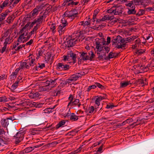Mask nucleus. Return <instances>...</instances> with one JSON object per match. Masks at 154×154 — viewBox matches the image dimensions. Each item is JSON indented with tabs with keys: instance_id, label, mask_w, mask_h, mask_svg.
Returning a JSON list of instances; mask_svg holds the SVG:
<instances>
[{
	"instance_id": "nucleus-56",
	"label": "nucleus",
	"mask_w": 154,
	"mask_h": 154,
	"mask_svg": "<svg viewBox=\"0 0 154 154\" xmlns=\"http://www.w3.org/2000/svg\"><path fill=\"white\" fill-rule=\"evenodd\" d=\"M114 7H112L111 9L107 10V12L108 13L110 14H114Z\"/></svg>"
},
{
	"instance_id": "nucleus-4",
	"label": "nucleus",
	"mask_w": 154,
	"mask_h": 154,
	"mask_svg": "<svg viewBox=\"0 0 154 154\" xmlns=\"http://www.w3.org/2000/svg\"><path fill=\"white\" fill-rule=\"evenodd\" d=\"M76 57L75 54L72 51H69L67 52L66 55L63 56L62 60L65 61H69V63L72 62L74 63L76 62Z\"/></svg>"
},
{
	"instance_id": "nucleus-24",
	"label": "nucleus",
	"mask_w": 154,
	"mask_h": 154,
	"mask_svg": "<svg viewBox=\"0 0 154 154\" xmlns=\"http://www.w3.org/2000/svg\"><path fill=\"white\" fill-rule=\"evenodd\" d=\"M2 126L4 128H6L9 124L8 121V119H2L1 121Z\"/></svg>"
},
{
	"instance_id": "nucleus-28",
	"label": "nucleus",
	"mask_w": 154,
	"mask_h": 154,
	"mask_svg": "<svg viewBox=\"0 0 154 154\" xmlns=\"http://www.w3.org/2000/svg\"><path fill=\"white\" fill-rule=\"evenodd\" d=\"M137 38V37L135 36H132L130 37L125 38L124 39L125 42V43L128 42H131L134 41Z\"/></svg>"
},
{
	"instance_id": "nucleus-54",
	"label": "nucleus",
	"mask_w": 154,
	"mask_h": 154,
	"mask_svg": "<svg viewBox=\"0 0 154 154\" xmlns=\"http://www.w3.org/2000/svg\"><path fill=\"white\" fill-rule=\"evenodd\" d=\"M44 52L45 50L40 49L38 51V54L39 56H41L42 55Z\"/></svg>"
},
{
	"instance_id": "nucleus-33",
	"label": "nucleus",
	"mask_w": 154,
	"mask_h": 154,
	"mask_svg": "<svg viewBox=\"0 0 154 154\" xmlns=\"http://www.w3.org/2000/svg\"><path fill=\"white\" fill-rule=\"evenodd\" d=\"M88 54L90 56V57L89 56V58L88 60H89L90 61L93 60V58H94L95 56V55L94 53V52L92 51H90L89 52Z\"/></svg>"
},
{
	"instance_id": "nucleus-40",
	"label": "nucleus",
	"mask_w": 154,
	"mask_h": 154,
	"mask_svg": "<svg viewBox=\"0 0 154 154\" xmlns=\"http://www.w3.org/2000/svg\"><path fill=\"white\" fill-rule=\"evenodd\" d=\"M140 5L145 7L148 5V3L147 0H140Z\"/></svg>"
},
{
	"instance_id": "nucleus-11",
	"label": "nucleus",
	"mask_w": 154,
	"mask_h": 154,
	"mask_svg": "<svg viewBox=\"0 0 154 154\" xmlns=\"http://www.w3.org/2000/svg\"><path fill=\"white\" fill-rule=\"evenodd\" d=\"M97 87H98V88L101 89H105V87L100 83L98 82H95L94 85L89 86L88 87L87 91L88 92H89L91 89H94Z\"/></svg>"
},
{
	"instance_id": "nucleus-58",
	"label": "nucleus",
	"mask_w": 154,
	"mask_h": 154,
	"mask_svg": "<svg viewBox=\"0 0 154 154\" xmlns=\"http://www.w3.org/2000/svg\"><path fill=\"white\" fill-rule=\"evenodd\" d=\"M42 89L43 91H48V90H49L51 89L49 87H47V86H43L42 87Z\"/></svg>"
},
{
	"instance_id": "nucleus-8",
	"label": "nucleus",
	"mask_w": 154,
	"mask_h": 154,
	"mask_svg": "<svg viewBox=\"0 0 154 154\" xmlns=\"http://www.w3.org/2000/svg\"><path fill=\"white\" fill-rule=\"evenodd\" d=\"M57 69L59 71L66 70L70 68L69 65L63 63H59L56 66Z\"/></svg>"
},
{
	"instance_id": "nucleus-64",
	"label": "nucleus",
	"mask_w": 154,
	"mask_h": 154,
	"mask_svg": "<svg viewBox=\"0 0 154 154\" xmlns=\"http://www.w3.org/2000/svg\"><path fill=\"white\" fill-rule=\"evenodd\" d=\"M4 46L2 47L1 50V53H3L5 51L7 48V45H6V44H5L4 43Z\"/></svg>"
},
{
	"instance_id": "nucleus-15",
	"label": "nucleus",
	"mask_w": 154,
	"mask_h": 154,
	"mask_svg": "<svg viewBox=\"0 0 154 154\" xmlns=\"http://www.w3.org/2000/svg\"><path fill=\"white\" fill-rule=\"evenodd\" d=\"M140 0H133L130 1L129 2L125 4L126 6L131 7V6L140 5Z\"/></svg>"
},
{
	"instance_id": "nucleus-47",
	"label": "nucleus",
	"mask_w": 154,
	"mask_h": 154,
	"mask_svg": "<svg viewBox=\"0 0 154 154\" xmlns=\"http://www.w3.org/2000/svg\"><path fill=\"white\" fill-rule=\"evenodd\" d=\"M114 106H115L113 104L110 103H109L106 105V108L108 109H111L114 107Z\"/></svg>"
},
{
	"instance_id": "nucleus-50",
	"label": "nucleus",
	"mask_w": 154,
	"mask_h": 154,
	"mask_svg": "<svg viewBox=\"0 0 154 154\" xmlns=\"http://www.w3.org/2000/svg\"><path fill=\"white\" fill-rule=\"evenodd\" d=\"M142 67V69L143 70V71L145 72H147L149 70L148 64L146 66H141Z\"/></svg>"
},
{
	"instance_id": "nucleus-62",
	"label": "nucleus",
	"mask_w": 154,
	"mask_h": 154,
	"mask_svg": "<svg viewBox=\"0 0 154 154\" xmlns=\"http://www.w3.org/2000/svg\"><path fill=\"white\" fill-rule=\"evenodd\" d=\"M52 6H49L47 7L46 9V11L47 12L49 13L52 11Z\"/></svg>"
},
{
	"instance_id": "nucleus-36",
	"label": "nucleus",
	"mask_w": 154,
	"mask_h": 154,
	"mask_svg": "<svg viewBox=\"0 0 154 154\" xmlns=\"http://www.w3.org/2000/svg\"><path fill=\"white\" fill-rule=\"evenodd\" d=\"M130 84V82H125L120 83V88H125Z\"/></svg>"
},
{
	"instance_id": "nucleus-14",
	"label": "nucleus",
	"mask_w": 154,
	"mask_h": 154,
	"mask_svg": "<svg viewBox=\"0 0 154 154\" xmlns=\"http://www.w3.org/2000/svg\"><path fill=\"white\" fill-rule=\"evenodd\" d=\"M114 9V14L115 15H121L123 12L122 6L121 5L116 6Z\"/></svg>"
},
{
	"instance_id": "nucleus-13",
	"label": "nucleus",
	"mask_w": 154,
	"mask_h": 154,
	"mask_svg": "<svg viewBox=\"0 0 154 154\" xmlns=\"http://www.w3.org/2000/svg\"><path fill=\"white\" fill-rule=\"evenodd\" d=\"M43 144H40L32 147H29L26 148L24 150H23V153H28L32 151L35 148H38L42 146Z\"/></svg>"
},
{
	"instance_id": "nucleus-7",
	"label": "nucleus",
	"mask_w": 154,
	"mask_h": 154,
	"mask_svg": "<svg viewBox=\"0 0 154 154\" xmlns=\"http://www.w3.org/2000/svg\"><path fill=\"white\" fill-rule=\"evenodd\" d=\"M26 133L25 131H20L18 132L14 136L16 137L15 143L16 144L19 143L23 140L24 135Z\"/></svg>"
},
{
	"instance_id": "nucleus-1",
	"label": "nucleus",
	"mask_w": 154,
	"mask_h": 154,
	"mask_svg": "<svg viewBox=\"0 0 154 154\" xmlns=\"http://www.w3.org/2000/svg\"><path fill=\"white\" fill-rule=\"evenodd\" d=\"M78 13L76 10L73 9L70 11H66L63 15V17L61 20L60 24L57 30L60 35H62L69 28L68 23L66 20L71 21L75 18L78 17Z\"/></svg>"
},
{
	"instance_id": "nucleus-45",
	"label": "nucleus",
	"mask_w": 154,
	"mask_h": 154,
	"mask_svg": "<svg viewBox=\"0 0 154 154\" xmlns=\"http://www.w3.org/2000/svg\"><path fill=\"white\" fill-rule=\"evenodd\" d=\"M153 37L152 36V35L151 34H149L148 35V36L146 37V40H149L150 39V41H148L149 42H151L153 41Z\"/></svg>"
},
{
	"instance_id": "nucleus-30",
	"label": "nucleus",
	"mask_w": 154,
	"mask_h": 154,
	"mask_svg": "<svg viewBox=\"0 0 154 154\" xmlns=\"http://www.w3.org/2000/svg\"><path fill=\"white\" fill-rule=\"evenodd\" d=\"M70 120L72 121H77L79 118L78 116H76L75 113H72L70 117Z\"/></svg>"
},
{
	"instance_id": "nucleus-41",
	"label": "nucleus",
	"mask_w": 154,
	"mask_h": 154,
	"mask_svg": "<svg viewBox=\"0 0 154 154\" xmlns=\"http://www.w3.org/2000/svg\"><path fill=\"white\" fill-rule=\"evenodd\" d=\"M1 139L3 141L2 146H3V145L6 143V142L9 141V139L8 138L3 137V135L2 136V138H1Z\"/></svg>"
},
{
	"instance_id": "nucleus-46",
	"label": "nucleus",
	"mask_w": 154,
	"mask_h": 154,
	"mask_svg": "<svg viewBox=\"0 0 154 154\" xmlns=\"http://www.w3.org/2000/svg\"><path fill=\"white\" fill-rule=\"evenodd\" d=\"M8 4V2L4 1L2 4L0 5V6L1 8L2 9H3L4 8L6 7Z\"/></svg>"
},
{
	"instance_id": "nucleus-59",
	"label": "nucleus",
	"mask_w": 154,
	"mask_h": 154,
	"mask_svg": "<svg viewBox=\"0 0 154 154\" xmlns=\"http://www.w3.org/2000/svg\"><path fill=\"white\" fill-rule=\"evenodd\" d=\"M104 50H105L106 53H108L109 51L110 48L106 45H105L103 49V51Z\"/></svg>"
},
{
	"instance_id": "nucleus-35",
	"label": "nucleus",
	"mask_w": 154,
	"mask_h": 154,
	"mask_svg": "<svg viewBox=\"0 0 154 154\" xmlns=\"http://www.w3.org/2000/svg\"><path fill=\"white\" fill-rule=\"evenodd\" d=\"M19 83L17 81H16L14 83L10 88L11 90L12 91H14V90L16 89L18 86Z\"/></svg>"
},
{
	"instance_id": "nucleus-2",
	"label": "nucleus",
	"mask_w": 154,
	"mask_h": 154,
	"mask_svg": "<svg viewBox=\"0 0 154 154\" xmlns=\"http://www.w3.org/2000/svg\"><path fill=\"white\" fill-rule=\"evenodd\" d=\"M112 45H115V47L117 48L124 49L126 46V43H125L124 39L119 35L116 36L111 41Z\"/></svg>"
},
{
	"instance_id": "nucleus-6",
	"label": "nucleus",
	"mask_w": 154,
	"mask_h": 154,
	"mask_svg": "<svg viewBox=\"0 0 154 154\" xmlns=\"http://www.w3.org/2000/svg\"><path fill=\"white\" fill-rule=\"evenodd\" d=\"M96 48L97 50V51L101 52L103 51V49L106 44V42L102 38L99 39L97 38L95 39Z\"/></svg>"
},
{
	"instance_id": "nucleus-42",
	"label": "nucleus",
	"mask_w": 154,
	"mask_h": 154,
	"mask_svg": "<svg viewBox=\"0 0 154 154\" xmlns=\"http://www.w3.org/2000/svg\"><path fill=\"white\" fill-rule=\"evenodd\" d=\"M8 101V99L5 96H3L0 97V102H6Z\"/></svg>"
},
{
	"instance_id": "nucleus-49",
	"label": "nucleus",
	"mask_w": 154,
	"mask_h": 154,
	"mask_svg": "<svg viewBox=\"0 0 154 154\" xmlns=\"http://www.w3.org/2000/svg\"><path fill=\"white\" fill-rule=\"evenodd\" d=\"M111 20V23L112 24H113L116 22H119V19L117 18H114H114L112 19H111V20Z\"/></svg>"
},
{
	"instance_id": "nucleus-20",
	"label": "nucleus",
	"mask_w": 154,
	"mask_h": 154,
	"mask_svg": "<svg viewBox=\"0 0 154 154\" xmlns=\"http://www.w3.org/2000/svg\"><path fill=\"white\" fill-rule=\"evenodd\" d=\"M96 111V110H95L94 107L92 106H89L88 109L85 111L87 114L88 115L93 114Z\"/></svg>"
},
{
	"instance_id": "nucleus-26",
	"label": "nucleus",
	"mask_w": 154,
	"mask_h": 154,
	"mask_svg": "<svg viewBox=\"0 0 154 154\" xmlns=\"http://www.w3.org/2000/svg\"><path fill=\"white\" fill-rule=\"evenodd\" d=\"M131 8H128L127 13L128 14H134L136 13V11L135 10V7L133 5L131 7H129Z\"/></svg>"
},
{
	"instance_id": "nucleus-34",
	"label": "nucleus",
	"mask_w": 154,
	"mask_h": 154,
	"mask_svg": "<svg viewBox=\"0 0 154 154\" xmlns=\"http://www.w3.org/2000/svg\"><path fill=\"white\" fill-rule=\"evenodd\" d=\"M12 37L10 36H9L8 37L6 38L5 39V41L4 43V44H6L7 45V44H10L11 42L12 41Z\"/></svg>"
},
{
	"instance_id": "nucleus-29",
	"label": "nucleus",
	"mask_w": 154,
	"mask_h": 154,
	"mask_svg": "<svg viewBox=\"0 0 154 154\" xmlns=\"http://www.w3.org/2000/svg\"><path fill=\"white\" fill-rule=\"evenodd\" d=\"M117 56H118L117 53L110 52L109 54V55L107 58V59L109 60L110 59L116 57Z\"/></svg>"
},
{
	"instance_id": "nucleus-39",
	"label": "nucleus",
	"mask_w": 154,
	"mask_h": 154,
	"mask_svg": "<svg viewBox=\"0 0 154 154\" xmlns=\"http://www.w3.org/2000/svg\"><path fill=\"white\" fill-rule=\"evenodd\" d=\"M39 27V26H37V25L34 26L32 31L29 33V34L30 35H32V34H34L35 32L36 31Z\"/></svg>"
},
{
	"instance_id": "nucleus-17",
	"label": "nucleus",
	"mask_w": 154,
	"mask_h": 154,
	"mask_svg": "<svg viewBox=\"0 0 154 154\" xmlns=\"http://www.w3.org/2000/svg\"><path fill=\"white\" fill-rule=\"evenodd\" d=\"M80 57L81 58V60L83 61H86L88 60L89 55L87 54V52L82 51L80 52Z\"/></svg>"
},
{
	"instance_id": "nucleus-44",
	"label": "nucleus",
	"mask_w": 154,
	"mask_h": 154,
	"mask_svg": "<svg viewBox=\"0 0 154 154\" xmlns=\"http://www.w3.org/2000/svg\"><path fill=\"white\" fill-rule=\"evenodd\" d=\"M24 33L22 34L21 35H20L18 38L17 40L18 42H21L22 41V40L23 39H25V38H26V37H24Z\"/></svg>"
},
{
	"instance_id": "nucleus-25",
	"label": "nucleus",
	"mask_w": 154,
	"mask_h": 154,
	"mask_svg": "<svg viewBox=\"0 0 154 154\" xmlns=\"http://www.w3.org/2000/svg\"><path fill=\"white\" fill-rule=\"evenodd\" d=\"M39 95L40 94L38 92H31L29 94V97L32 99H35L38 97Z\"/></svg>"
},
{
	"instance_id": "nucleus-23",
	"label": "nucleus",
	"mask_w": 154,
	"mask_h": 154,
	"mask_svg": "<svg viewBox=\"0 0 154 154\" xmlns=\"http://www.w3.org/2000/svg\"><path fill=\"white\" fill-rule=\"evenodd\" d=\"M114 17L113 15H104L101 19V20L102 21H105L107 20H111Z\"/></svg>"
},
{
	"instance_id": "nucleus-18",
	"label": "nucleus",
	"mask_w": 154,
	"mask_h": 154,
	"mask_svg": "<svg viewBox=\"0 0 154 154\" xmlns=\"http://www.w3.org/2000/svg\"><path fill=\"white\" fill-rule=\"evenodd\" d=\"M21 69L19 67V68L16 69L14 72H13L10 75V78L12 80L14 79L17 77L18 73L19 70Z\"/></svg>"
},
{
	"instance_id": "nucleus-27",
	"label": "nucleus",
	"mask_w": 154,
	"mask_h": 154,
	"mask_svg": "<svg viewBox=\"0 0 154 154\" xmlns=\"http://www.w3.org/2000/svg\"><path fill=\"white\" fill-rule=\"evenodd\" d=\"M34 20L36 23V25H37V26L39 27L40 25L42 24L43 20L39 16Z\"/></svg>"
},
{
	"instance_id": "nucleus-16",
	"label": "nucleus",
	"mask_w": 154,
	"mask_h": 154,
	"mask_svg": "<svg viewBox=\"0 0 154 154\" xmlns=\"http://www.w3.org/2000/svg\"><path fill=\"white\" fill-rule=\"evenodd\" d=\"M105 97L104 96L102 97L100 96H95V103L97 106H99L100 105V102L102 100L104 99Z\"/></svg>"
},
{
	"instance_id": "nucleus-9",
	"label": "nucleus",
	"mask_w": 154,
	"mask_h": 154,
	"mask_svg": "<svg viewBox=\"0 0 154 154\" xmlns=\"http://www.w3.org/2000/svg\"><path fill=\"white\" fill-rule=\"evenodd\" d=\"M78 42V41H76V40H74L71 38L70 39H69L66 42H65V45L66 48L73 47Z\"/></svg>"
},
{
	"instance_id": "nucleus-60",
	"label": "nucleus",
	"mask_w": 154,
	"mask_h": 154,
	"mask_svg": "<svg viewBox=\"0 0 154 154\" xmlns=\"http://www.w3.org/2000/svg\"><path fill=\"white\" fill-rule=\"evenodd\" d=\"M98 54H99L98 55V58H100L101 59H102L103 58L104 56H106V53L103 52V54H101L100 53H97Z\"/></svg>"
},
{
	"instance_id": "nucleus-22",
	"label": "nucleus",
	"mask_w": 154,
	"mask_h": 154,
	"mask_svg": "<svg viewBox=\"0 0 154 154\" xmlns=\"http://www.w3.org/2000/svg\"><path fill=\"white\" fill-rule=\"evenodd\" d=\"M57 79H55L54 80L51 79L49 80V81L50 82L49 86L50 88L51 89V88H54L55 87L56 84H57L56 80Z\"/></svg>"
},
{
	"instance_id": "nucleus-31",
	"label": "nucleus",
	"mask_w": 154,
	"mask_h": 154,
	"mask_svg": "<svg viewBox=\"0 0 154 154\" xmlns=\"http://www.w3.org/2000/svg\"><path fill=\"white\" fill-rule=\"evenodd\" d=\"M12 31L13 29L11 28L8 29L7 31L5 32L4 35L2 38L6 37L8 35L10 36V35L12 33Z\"/></svg>"
},
{
	"instance_id": "nucleus-10",
	"label": "nucleus",
	"mask_w": 154,
	"mask_h": 154,
	"mask_svg": "<svg viewBox=\"0 0 154 154\" xmlns=\"http://www.w3.org/2000/svg\"><path fill=\"white\" fill-rule=\"evenodd\" d=\"M43 7L42 5H38L36 6L31 12L32 16L33 17L38 15L39 11L42 9Z\"/></svg>"
},
{
	"instance_id": "nucleus-61",
	"label": "nucleus",
	"mask_w": 154,
	"mask_h": 154,
	"mask_svg": "<svg viewBox=\"0 0 154 154\" xmlns=\"http://www.w3.org/2000/svg\"><path fill=\"white\" fill-rule=\"evenodd\" d=\"M22 77L20 76H19L17 79V80L16 81H17L19 83H20L23 81L22 80Z\"/></svg>"
},
{
	"instance_id": "nucleus-3",
	"label": "nucleus",
	"mask_w": 154,
	"mask_h": 154,
	"mask_svg": "<svg viewBox=\"0 0 154 154\" xmlns=\"http://www.w3.org/2000/svg\"><path fill=\"white\" fill-rule=\"evenodd\" d=\"M36 64L35 59L31 57L26 60H24V62L20 63L19 67L21 69H29L30 67Z\"/></svg>"
},
{
	"instance_id": "nucleus-51",
	"label": "nucleus",
	"mask_w": 154,
	"mask_h": 154,
	"mask_svg": "<svg viewBox=\"0 0 154 154\" xmlns=\"http://www.w3.org/2000/svg\"><path fill=\"white\" fill-rule=\"evenodd\" d=\"M71 114L72 113L70 112V109H69V111H68V112L67 113H66L65 114V116L64 117L65 118L70 117L71 115Z\"/></svg>"
},
{
	"instance_id": "nucleus-12",
	"label": "nucleus",
	"mask_w": 154,
	"mask_h": 154,
	"mask_svg": "<svg viewBox=\"0 0 154 154\" xmlns=\"http://www.w3.org/2000/svg\"><path fill=\"white\" fill-rule=\"evenodd\" d=\"M82 74L80 73H76L72 75L68 79V82L70 83L71 81L77 80L79 77L82 76Z\"/></svg>"
},
{
	"instance_id": "nucleus-32",
	"label": "nucleus",
	"mask_w": 154,
	"mask_h": 154,
	"mask_svg": "<svg viewBox=\"0 0 154 154\" xmlns=\"http://www.w3.org/2000/svg\"><path fill=\"white\" fill-rule=\"evenodd\" d=\"M146 50L145 49H138L137 50L135 53L137 54L138 55H140L145 53Z\"/></svg>"
},
{
	"instance_id": "nucleus-19",
	"label": "nucleus",
	"mask_w": 154,
	"mask_h": 154,
	"mask_svg": "<svg viewBox=\"0 0 154 154\" xmlns=\"http://www.w3.org/2000/svg\"><path fill=\"white\" fill-rule=\"evenodd\" d=\"M80 35L79 32L77 31L74 32L71 35V38L74 40H76L78 41V39Z\"/></svg>"
},
{
	"instance_id": "nucleus-52",
	"label": "nucleus",
	"mask_w": 154,
	"mask_h": 154,
	"mask_svg": "<svg viewBox=\"0 0 154 154\" xmlns=\"http://www.w3.org/2000/svg\"><path fill=\"white\" fill-rule=\"evenodd\" d=\"M7 78V75L6 74H3L0 75V81L3 80L4 79H6Z\"/></svg>"
},
{
	"instance_id": "nucleus-55",
	"label": "nucleus",
	"mask_w": 154,
	"mask_h": 154,
	"mask_svg": "<svg viewBox=\"0 0 154 154\" xmlns=\"http://www.w3.org/2000/svg\"><path fill=\"white\" fill-rule=\"evenodd\" d=\"M148 66L150 70H152L154 69V65L152 63L148 64Z\"/></svg>"
},
{
	"instance_id": "nucleus-63",
	"label": "nucleus",
	"mask_w": 154,
	"mask_h": 154,
	"mask_svg": "<svg viewBox=\"0 0 154 154\" xmlns=\"http://www.w3.org/2000/svg\"><path fill=\"white\" fill-rule=\"evenodd\" d=\"M50 82L49 80H47L45 82L43 83V85L44 86H46L47 87H49Z\"/></svg>"
},
{
	"instance_id": "nucleus-38",
	"label": "nucleus",
	"mask_w": 154,
	"mask_h": 154,
	"mask_svg": "<svg viewBox=\"0 0 154 154\" xmlns=\"http://www.w3.org/2000/svg\"><path fill=\"white\" fill-rule=\"evenodd\" d=\"M145 11L144 10L140 9L139 10L137 13V16H139L143 15L145 14Z\"/></svg>"
},
{
	"instance_id": "nucleus-21",
	"label": "nucleus",
	"mask_w": 154,
	"mask_h": 154,
	"mask_svg": "<svg viewBox=\"0 0 154 154\" xmlns=\"http://www.w3.org/2000/svg\"><path fill=\"white\" fill-rule=\"evenodd\" d=\"M72 0H64L62 6L65 7L71 6H72Z\"/></svg>"
},
{
	"instance_id": "nucleus-57",
	"label": "nucleus",
	"mask_w": 154,
	"mask_h": 154,
	"mask_svg": "<svg viewBox=\"0 0 154 154\" xmlns=\"http://www.w3.org/2000/svg\"><path fill=\"white\" fill-rule=\"evenodd\" d=\"M42 89L43 91H48V90H49L51 89L49 87H47V86H43L42 87Z\"/></svg>"
},
{
	"instance_id": "nucleus-5",
	"label": "nucleus",
	"mask_w": 154,
	"mask_h": 154,
	"mask_svg": "<svg viewBox=\"0 0 154 154\" xmlns=\"http://www.w3.org/2000/svg\"><path fill=\"white\" fill-rule=\"evenodd\" d=\"M68 100L69 101L67 105V106H77L79 107H80L81 105L80 103L79 100L77 99L74 98V97L72 94H70L68 98Z\"/></svg>"
},
{
	"instance_id": "nucleus-37",
	"label": "nucleus",
	"mask_w": 154,
	"mask_h": 154,
	"mask_svg": "<svg viewBox=\"0 0 154 154\" xmlns=\"http://www.w3.org/2000/svg\"><path fill=\"white\" fill-rule=\"evenodd\" d=\"M66 123V121L62 120L57 125L56 128H59L63 127V126Z\"/></svg>"
},
{
	"instance_id": "nucleus-43",
	"label": "nucleus",
	"mask_w": 154,
	"mask_h": 154,
	"mask_svg": "<svg viewBox=\"0 0 154 154\" xmlns=\"http://www.w3.org/2000/svg\"><path fill=\"white\" fill-rule=\"evenodd\" d=\"M54 107L52 108H47L45 109L44 110V112L45 113H50L52 112H53L52 110L54 109Z\"/></svg>"
},
{
	"instance_id": "nucleus-48",
	"label": "nucleus",
	"mask_w": 154,
	"mask_h": 154,
	"mask_svg": "<svg viewBox=\"0 0 154 154\" xmlns=\"http://www.w3.org/2000/svg\"><path fill=\"white\" fill-rule=\"evenodd\" d=\"M50 29L52 30L53 33H55L56 31L55 30L56 26L55 24H52L50 27Z\"/></svg>"
},
{
	"instance_id": "nucleus-53",
	"label": "nucleus",
	"mask_w": 154,
	"mask_h": 154,
	"mask_svg": "<svg viewBox=\"0 0 154 154\" xmlns=\"http://www.w3.org/2000/svg\"><path fill=\"white\" fill-rule=\"evenodd\" d=\"M43 105V103H35V106L36 108H40L42 107Z\"/></svg>"
}]
</instances>
